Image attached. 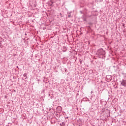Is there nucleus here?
Masks as SVG:
<instances>
[{
	"label": "nucleus",
	"mask_w": 126,
	"mask_h": 126,
	"mask_svg": "<svg viewBox=\"0 0 126 126\" xmlns=\"http://www.w3.org/2000/svg\"><path fill=\"white\" fill-rule=\"evenodd\" d=\"M106 78L109 80V81H111V80H112V76L111 75L107 76Z\"/></svg>",
	"instance_id": "3"
},
{
	"label": "nucleus",
	"mask_w": 126,
	"mask_h": 126,
	"mask_svg": "<svg viewBox=\"0 0 126 126\" xmlns=\"http://www.w3.org/2000/svg\"><path fill=\"white\" fill-rule=\"evenodd\" d=\"M83 20H84V21H86V18H84Z\"/></svg>",
	"instance_id": "7"
},
{
	"label": "nucleus",
	"mask_w": 126,
	"mask_h": 126,
	"mask_svg": "<svg viewBox=\"0 0 126 126\" xmlns=\"http://www.w3.org/2000/svg\"><path fill=\"white\" fill-rule=\"evenodd\" d=\"M50 2H51V4H50V6H52V5H53V3H54V2H53V1H50Z\"/></svg>",
	"instance_id": "5"
},
{
	"label": "nucleus",
	"mask_w": 126,
	"mask_h": 126,
	"mask_svg": "<svg viewBox=\"0 0 126 126\" xmlns=\"http://www.w3.org/2000/svg\"><path fill=\"white\" fill-rule=\"evenodd\" d=\"M106 54L105 51L103 50V49L101 48L97 50V54L98 56H102V57H104V55Z\"/></svg>",
	"instance_id": "1"
},
{
	"label": "nucleus",
	"mask_w": 126,
	"mask_h": 126,
	"mask_svg": "<svg viewBox=\"0 0 126 126\" xmlns=\"http://www.w3.org/2000/svg\"><path fill=\"white\" fill-rule=\"evenodd\" d=\"M121 85H122V86H125L126 87V81L125 80H123L121 82Z\"/></svg>",
	"instance_id": "2"
},
{
	"label": "nucleus",
	"mask_w": 126,
	"mask_h": 126,
	"mask_svg": "<svg viewBox=\"0 0 126 126\" xmlns=\"http://www.w3.org/2000/svg\"><path fill=\"white\" fill-rule=\"evenodd\" d=\"M23 76L24 77H26L25 79H27V73H24Z\"/></svg>",
	"instance_id": "4"
},
{
	"label": "nucleus",
	"mask_w": 126,
	"mask_h": 126,
	"mask_svg": "<svg viewBox=\"0 0 126 126\" xmlns=\"http://www.w3.org/2000/svg\"><path fill=\"white\" fill-rule=\"evenodd\" d=\"M64 125V123L63 122L62 124H61V126H63Z\"/></svg>",
	"instance_id": "6"
}]
</instances>
